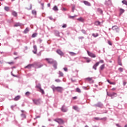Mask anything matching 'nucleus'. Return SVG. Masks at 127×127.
<instances>
[{"mask_svg": "<svg viewBox=\"0 0 127 127\" xmlns=\"http://www.w3.org/2000/svg\"><path fill=\"white\" fill-rule=\"evenodd\" d=\"M51 88L52 89L53 92L57 91V92H59V93H62L63 91V88L60 86L55 87V86L53 85L51 86Z\"/></svg>", "mask_w": 127, "mask_h": 127, "instance_id": "f257e3e1", "label": "nucleus"}, {"mask_svg": "<svg viewBox=\"0 0 127 127\" xmlns=\"http://www.w3.org/2000/svg\"><path fill=\"white\" fill-rule=\"evenodd\" d=\"M33 67L35 68V69H39L43 66V64H40V63H34L33 64Z\"/></svg>", "mask_w": 127, "mask_h": 127, "instance_id": "f03ea898", "label": "nucleus"}, {"mask_svg": "<svg viewBox=\"0 0 127 127\" xmlns=\"http://www.w3.org/2000/svg\"><path fill=\"white\" fill-rule=\"evenodd\" d=\"M54 121L59 124V125H63L64 124V121L62 119L57 118L55 119Z\"/></svg>", "mask_w": 127, "mask_h": 127, "instance_id": "7ed1b4c3", "label": "nucleus"}, {"mask_svg": "<svg viewBox=\"0 0 127 127\" xmlns=\"http://www.w3.org/2000/svg\"><path fill=\"white\" fill-rule=\"evenodd\" d=\"M112 29L114 31H116V32H120V28L117 25L112 26Z\"/></svg>", "mask_w": 127, "mask_h": 127, "instance_id": "20e7f679", "label": "nucleus"}, {"mask_svg": "<svg viewBox=\"0 0 127 127\" xmlns=\"http://www.w3.org/2000/svg\"><path fill=\"white\" fill-rule=\"evenodd\" d=\"M103 106L104 104L100 102H98L96 104L93 105V107H98V108H103Z\"/></svg>", "mask_w": 127, "mask_h": 127, "instance_id": "39448f33", "label": "nucleus"}, {"mask_svg": "<svg viewBox=\"0 0 127 127\" xmlns=\"http://www.w3.org/2000/svg\"><path fill=\"white\" fill-rule=\"evenodd\" d=\"M32 101L35 105H40V99H33Z\"/></svg>", "mask_w": 127, "mask_h": 127, "instance_id": "423d86ee", "label": "nucleus"}, {"mask_svg": "<svg viewBox=\"0 0 127 127\" xmlns=\"http://www.w3.org/2000/svg\"><path fill=\"white\" fill-rule=\"evenodd\" d=\"M46 60L48 62V63H49V64H53L55 62V61H54L53 59H46Z\"/></svg>", "mask_w": 127, "mask_h": 127, "instance_id": "0eeeda50", "label": "nucleus"}, {"mask_svg": "<svg viewBox=\"0 0 127 127\" xmlns=\"http://www.w3.org/2000/svg\"><path fill=\"white\" fill-rule=\"evenodd\" d=\"M87 54L90 57H92V58H96V55L93 54V53L90 52H89V51H87Z\"/></svg>", "mask_w": 127, "mask_h": 127, "instance_id": "6e6552de", "label": "nucleus"}, {"mask_svg": "<svg viewBox=\"0 0 127 127\" xmlns=\"http://www.w3.org/2000/svg\"><path fill=\"white\" fill-rule=\"evenodd\" d=\"M56 52L59 55H60V56H63L64 55V53H63L60 49L57 50Z\"/></svg>", "mask_w": 127, "mask_h": 127, "instance_id": "1a4fd4ad", "label": "nucleus"}, {"mask_svg": "<svg viewBox=\"0 0 127 127\" xmlns=\"http://www.w3.org/2000/svg\"><path fill=\"white\" fill-rule=\"evenodd\" d=\"M54 34L56 36H58V37H61L60 36V32L58 30H55L54 31Z\"/></svg>", "mask_w": 127, "mask_h": 127, "instance_id": "9d476101", "label": "nucleus"}, {"mask_svg": "<svg viewBox=\"0 0 127 127\" xmlns=\"http://www.w3.org/2000/svg\"><path fill=\"white\" fill-rule=\"evenodd\" d=\"M33 49H34V50L32 51V52L34 53V54H37V46H36V45H34Z\"/></svg>", "mask_w": 127, "mask_h": 127, "instance_id": "9b49d317", "label": "nucleus"}, {"mask_svg": "<svg viewBox=\"0 0 127 127\" xmlns=\"http://www.w3.org/2000/svg\"><path fill=\"white\" fill-rule=\"evenodd\" d=\"M117 96H118V94L116 92L111 93L109 94V97H111L112 99H113V97H117Z\"/></svg>", "mask_w": 127, "mask_h": 127, "instance_id": "f8f14e48", "label": "nucleus"}, {"mask_svg": "<svg viewBox=\"0 0 127 127\" xmlns=\"http://www.w3.org/2000/svg\"><path fill=\"white\" fill-rule=\"evenodd\" d=\"M61 111L62 112H64V113H66V112H67V111H68V110L67 109V108H65V105H63V106L61 108Z\"/></svg>", "mask_w": 127, "mask_h": 127, "instance_id": "ddd939ff", "label": "nucleus"}, {"mask_svg": "<svg viewBox=\"0 0 127 127\" xmlns=\"http://www.w3.org/2000/svg\"><path fill=\"white\" fill-rule=\"evenodd\" d=\"M105 5H111L112 4V0H108V1L106 0L105 2Z\"/></svg>", "mask_w": 127, "mask_h": 127, "instance_id": "4468645a", "label": "nucleus"}, {"mask_svg": "<svg viewBox=\"0 0 127 127\" xmlns=\"http://www.w3.org/2000/svg\"><path fill=\"white\" fill-rule=\"evenodd\" d=\"M83 3H84V4L85 5H87V6H91V3L90 2H89V1H86V0H83Z\"/></svg>", "mask_w": 127, "mask_h": 127, "instance_id": "2eb2a0df", "label": "nucleus"}, {"mask_svg": "<svg viewBox=\"0 0 127 127\" xmlns=\"http://www.w3.org/2000/svg\"><path fill=\"white\" fill-rule=\"evenodd\" d=\"M72 109L73 110H75V111H76V112H80V109H79V107L76 106H73Z\"/></svg>", "mask_w": 127, "mask_h": 127, "instance_id": "dca6fc26", "label": "nucleus"}, {"mask_svg": "<svg viewBox=\"0 0 127 127\" xmlns=\"http://www.w3.org/2000/svg\"><path fill=\"white\" fill-rule=\"evenodd\" d=\"M32 67H33V64H28L25 67V68H27V69H31Z\"/></svg>", "mask_w": 127, "mask_h": 127, "instance_id": "f3484780", "label": "nucleus"}, {"mask_svg": "<svg viewBox=\"0 0 127 127\" xmlns=\"http://www.w3.org/2000/svg\"><path fill=\"white\" fill-rule=\"evenodd\" d=\"M99 66V63H96L93 66V69L97 70V67Z\"/></svg>", "mask_w": 127, "mask_h": 127, "instance_id": "a211bd4d", "label": "nucleus"}, {"mask_svg": "<svg viewBox=\"0 0 127 127\" xmlns=\"http://www.w3.org/2000/svg\"><path fill=\"white\" fill-rule=\"evenodd\" d=\"M85 80H86L87 81H92V83H94V80H93V77H87L85 78Z\"/></svg>", "mask_w": 127, "mask_h": 127, "instance_id": "6ab92c4d", "label": "nucleus"}, {"mask_svg": "<svg viewBox=\"0 0 127 127\" xmlns=\"http://www.w3.org/2000/svg\"><path fill=\"white\" fill-rule=\"evenodd\" d=\"M20 99V96L17 95L14 98V101H18Z\"/></svg>", "mask_w": 127, "mask_h": 127, "instance_id": "aec40b11", "label": "nucleus"}, {"mask_svg": "<svg viewBox=\"0 0 127 127\" xmlns=\"http://www.w3.org/2000/svg\"><path fill=\"white\" fill-rule=\"evenodd\" d=\"M53 64H54V68H55V69H57V62L55 61Z\"/></svg>", "mask_w": 127, "mask_h": 127, "instance_id": "412c9836", "label": "nucleus"}, {"mask_svg": "<svg viewBox=\"0 0 127 127\" xmlns=\"http://www.w3.org/2000/svg\"><path fill=\"white\" fill-rule=\"evenodd\" d=\"M29 32V29L28 28V27H27L24 31H23V33H24L25 34H26V33H27L28 32Z\"/></svg>", "mask_w": 127, "mask_h": 127, "instance_id": "4be33fe9", "label": "nucleus"}, {"mask_svg": "<svg viewBox=\"0 0 127 127\" xmlns=\"http://www.w3.org/2000/svg\"><path fill=\"white\" fill-rule=\"evenodd\" d=\"M53 10H54V11H58L59 9L57 6H54V7L53 8Z\"/></svg>", "mask_w": 127, "mask_h": 127, "instance_id": "5701e85b", "label": "nucleus"}, {"mask_svg": "<svg viewBox=\"0 0 127 127\" xmlns=\"http://www.w3.org/2000/svg\"><path fill=\"white\" fill-rule=\"evenodd\" d=\"M120 14L122 15V14L124 13V12H125V9H123V8H120Z\"/></svg>", "mask_w": 127, "mask_h": 127, "instance_id": "b1692460", "label": "nucleus"}, {"mask_svg": "<svg viewBox=\"0 0 127 127\" xmlns=\"http://www.w3.org/2000/svg\"><path fill=\"white\" fill-rule=\"evenodd\" d=\"M59 77H63L64 76V74H63V72L61 71H59Z\"/></svg>", "mask_w": 127, "mask_h": 127, "instance_id": "393cba45", "label": "nucleus"}, {"mask_svg": "<svg viewBox=\"0 0 127 127\" xmlns=\"http://www.w3.org/2000/svg\"><path fill=\"white\" fill-rule=\"evenodd\" d=\"M68 53L71 55V56H75V55H76V53L73 52H68Z\"/></svg>", "mask_w": 127, "mask_h": 127, "instance_id": "a878e982", "label": "nucleus"}, {"mask_svg": "<svg viewBox=\"0 0 127 127\" xmlns=\"http://www.w3.org/2000/svg\"><path fill=\"white\" fill-rule=\"evenodd\" d=\"M21 25V24L20 23H17L15 24L14 25V27H17L18 26H20Z\"/></svg>", "mask_w": 127, "mask_h": 127, "instance_id": "bb28decb", "label": "nucleus"}, {"mask_svg": "<svg viewBox=\"0 0 127 127\" xmlns=\"http://www.w3.org/2000/svg\"><path fill=\"white\" fill-rule=\"evenodd\" d=\"M104 68H105V64L101 65L100 67V69L101 70H104Z\"/></svg>", "mask_w": 127, "mask_h": 127, "instance_id": "cd10ccee", "label": "nucleus"}, {"mask_svg": "<svg viewBox=\"0 0 127 127\" xmlns=\"http://www.w3.org/2000/svg\"><path fill=\"white\" fill-rule=\"evenodd\" d=\"M12 14L13 15V16H17V13L14 11L12 12Z\"/></svg>", "mask_w": 127, "mask_h": 127, "instance_id": "c85d7f7f", "label": "nucleus"}, {"mask_svg": "<svg viewBox=\"0 0 127 127\" xmlns=\"http://www.w3.org/2000/svg\"><path fill=\"white\" fill-rule=\"evenodd\" d=\"M122 3H123V4H125V5L127 6V0H123L122 1Z\"/></svg>", "mask_w": 127, "mask_h": 127, "instance_id": "c756f323", "label": "nucleus"}, {"mask_svg": "<svg viewBox=\"0 0 127 127\" xmlns=\"http://www.w3.org/2000/svg\"><path fill=\"white\" fill-rule=\"evenodd\" d=\"M77 20H79V21H81V22H83L84 21V19H83L82 17H80V18H78L77 19Z\"/></svg>", "mask_w": 127, "mask_h": 127, "instance_id": "7c9ffc66", "label": "nucleus"}, {"mask_svg": "<svg viewBox=\"0 0 127 127\" xmlns=\"http://www.w3.org/2000/svg\"><path fill=\"white\" fill-rule=\"evenodd\" d=\"M85 59H86L87 63H90V62H91V60L89 58H85Z\"/></svg>", "mask_w": 127, "mask_h": 127, "instance_id": "2f4dec72", "label": "nucleus"}, {"mask_svg": "<svg viewBox=\"0 0 127 127\" xmlns=\"http://www.w3.org/2000/svg\"><path fill=\"white\" fill-rule=\"evenodd\" d=\"M100 24H101V22L99 21H96L95 22V25H100Z\"/></svg>", "mask_w": 127, "mask_h": 127, "instance_id": "473e14b6", "label": "nucleus"}, {"mask_svg": "<svg viewBox=\"0 0 127 127\" xmlns=\"http://www.w3.org/2000/svg\"><path fill=\"white\" fill-rule=\"evenodd\" d=\"M97 11H98V12H99V13H101V14H103V10H102L101 9V8H98Z\"/></svg>", "mask_w": 127, "mask_h": 127, "instance_id": "72a5a7b5", "label": "nucleus"}, {"mask_svg": "<svg viewBox=\"0 0 127 127\" xmlns=\"http://www.w3.org/2000/svg\"><path fill=\"white\" fill-rule=\"evenodd\" d=\"M92 36H93V37H98V36H99V34H98V33H96V34L93 33L92 34Z\"/></svg>", "mask_w": 127, "mask_h": 127, "instance_id": "f704fd0d", "label": "nucleus"}, {"mask_svg": "<svg viewBox=\"0 0 127 127\" xmlns=\"http://www.w3.org/2000/svg\"><path fill=\"white\" fill-rule=\"evenodd\" d=\"M36 88H37L38 89H39V90L40 89H41V85H40V83L38 84V85L36 86Z\"/></svg>", "mask_w": 127, "mask_h": 127, "instance_id": "c9c22d12", "label": "nucleus"}, {"mask_svg": "<svg viewBox=\"0 0 127 127\" xmlns=\"http://www.w3.org/2000/svg\"><path fill=\"white\" fill-rule=\"evenodd\" d=\"M77 16V15H74V16H69V18H71L72 19H74L75 17Z\"/></svg>", "mask_w": 127, "mask_h": 127, "instance_id": "e433bc0d", "label": "nucleus"}, {"mask_svg": "<svg viewBox=\"0 0 127 127\" xmlns=\"http://www.w3.org/2000/svg\"><path fill=\"white\" fill-rule=\"evenodd\" d=\"M4 9L6 10V11H8V10H9V7L5 6Z\"/></svg>", "mask_w": 127, "mask_h": 127, "instance_id": "4c0bfd02", "label": "nucleus"}, {"mask_svg": "<svg viewBox=\"0 0 127 127\" xmlns=\"http://www.w3.org/2000/svg\"><path fill=\"white\" fill-rule=\"evenodd\" d=\"M39 3H40L42 6V9H44V3H41L40 2Z\"/></svg>", "mask_w": 127, "mask_h": 127, "instance_id": "58836bf2", "label": "nucleus"}, {"mask_svg": "<svg viewBox=\"0 0 127 127\" xmlns=\"http://www.w3.org/2000/svg\"><path fill=\"white\" fill-rule=\"evenodd\" d=\"M76 91L77 93H81V89H80L79 88H77L76 89Z\"/></svg>", "mask_w": 127, "mask_h": 127, "instance_id": "ea45409f", "label": "nucleus"}, {"mask_svg": "<svg viewBox=\"0 0 127 127\" xmlns=\"http://www.w3.org/2000/svg\"><path fill=\"white\" fill-rule=\"evenodd\" d=\"M40 93H41L43 94H45L44 90H43V89H42V88L40 89Z\"/></svg>", "mask_w": 127, "mask_h": 127, "instance_id": "a19ab883", "label": "nucleus"}, {"mask_svg": "<svg viewBox=\"0 0 127 127\" xmlns=\"http://www.w3.org/2000/svg\"><path fill=\"white\" fill-rule=\"evenodd\" d=\"M119 71H120V72H123L124 71V68H123V67H119L118 68Z\"/></svg>", "mask_w": 127, "mask_h": 127, "instance_id": "79ce46f5", "label": "nucleus"}, {"mask_svg": "<svg viewBox=\"0 0 127 127\" xmlns=\"http://www.w3.org/2000/svg\"><path fill=\"white\" fill-rule=\"evenodd\" d=\"M21 117H22V118H23V119H25V118H26L25 114H24L23 113L21 114Z\"/></svg>", "mask_w": 127, "mask_h": 127, "instance_id": "37998d69", "label": "nucleus"}, {"mask_svg": "<svg viewBox=\"0 0 127 127\" xmlns=\"http://www.w3.org/2000/svg\"><path fill=\"white\" fill-rule=\"evenodd\" d=\"M30 95V92L28 91L25 93V96H27V97H28Z\"/></svg>", "mask_w": 127, "mask_h": 127, "instance_id": "c03bdc74", "label": "nucleus"}, {"mask_svg": "<svg viewBox=\"0 0 127 127\" xmlns=\"http://www.w3.org/2000/svg\"><path fill=\"white\" fill-rule=\"evenodd\" d=\"M32 14H34V15H36V11L33 10L32 11Z\"/></svg>", "mask_w": 127, "mask_h": 127, "instance_id": "a18cd8bd", "label": "nucleus"}, {"mask_svg": "<svg viewBox=\"0 0 127 127\" xmlns=\"http://www.w3.org/2000/svg\"><path fill=\"white\" fill-rule=\"evenodd\" d=\"M37 36V33H33L32 35V37L33 38L36 37Z\"/></svg>", "mask_w": 127, "mask_h": 127, "instance_id": "49530a36", "label": "nucleus"}, {"mask_svg": "<svg viewBox=\"0 0 127 127\" xmlns=\"http://www.w3.org/2000/svg\"><path fill=\"white\" fill-rule=\"evenodd\" d=\"M41 52H42V51H40L38 54H37V56H41Z\"/></svg>", "mask_w": 127, "mask_h": 127, "instance_id": "de8ad7c7", "label": "nucleus"}, {"mask_svg": "<svg viewBox=\"0 0 127 127\" xmlns=\"http://www.w3.org/2000/svg\"><path fill=\"white\" fill-rule=\"evenodd\" d=\"M38 42L39 43H41L42 42V39H41V38H39L38 40Z\"/></svg>", "mask_w": 127, "mask_h": 127, "instance_id": "09e8293b", "label": "nucleus"}, {"mask_svg": "<svg viewBox=\"0 0 127 127\" xmlns=\"http://www.w3.org/2000/svg\"><path fill=\"white\" fill-rule=\"evenodd\" d=\"M15 107H16V105H11V110H13V108H15Z\"/></svg>", "mask_w": 127, "mask_h": 127, "instance_id": "8fccbe9b", "label": "nucleus"}, {"mask_svg": "<svg viewBox=\"0 0 127 127\" xmlns=\"http://www.w3.org/2000/svg\"><path fill=\"white\" fill-rule=\"evenodd\" d=\"M118 64H119V65H120V66H122L123 65L122 64V61H121V60H119Z\"/></svg>", "mask_w": 127, "mask_h": 127, "instance_id": "3c124183", "label": "nucleus"}, {"mask_svg": "<svg viewBox=\"0 0 127 127\" xmlns=\"http://www.w3.org/2000/svg\"><path fill=\"white\" fill-rule=\"evenodd\" d=\"M81 32H82V33H83V34H86V31L84 29L81 30Z\"/></svg>", "mask_w": 127, "mask_h": 127, "instance_id": "603ef678", "label": "nucleus"}, {"mask_svg": "<svg viewBox=\"0 0 127 127\" xmlns=\"http://www.w3.org/2000/svg\"><path fill=\"white\" fill-rule=\"evenodd\" d=\"M55 82H57V83H59V82H61V80H60V79H57L55 80Z\"/></svg>", "mask_w": 127, "mask_h": 127, "instance_id": "864d4df0", "label": "nucleus"}, {"mask_svg": "<svg viewBox=\"0 0 127 127\" xmlns=\"http://www.w3.org/2000/svg\"><path fill=\"white\" fill-rule=\"evenodd\" d=\"M101 120H103V121H107V117H104L103 118L100 119Z\"/></svg>", "mask_w": 127, "mask_h": 127, "instance_id": "5fc2aeb1", "label": "nucleus"}, {"mask_svg": "<svg viewBox=\"0 0 127 127\" xmlns=\"http://www.w3.org/2000/svg\"><path fill=\"white\" fill-rule=\"evenodd\" d=\"M74 10H75V5H73L72 7V11L74 12Z\"/></svg>", "mask_w": 127, "mask_h": 127, "instance_id": "6e6d98bb", "label": "nucleus"}, {"mask_svg": "<svg viewBox=\"0 0 127 127\" xmlns=\"http://www.w3.org/2000/svg\"><path fill=\"white\" fill-rule=\"evenodd\" d=\"M97 63H99V64H100V63H104V60H101L99 62H97Z\"/></svg>", "mask_w": 127, "mask_h": 127, "instance_id": "4d7b16f0", "label": "nucleus"}, {"mask_svg": "<svg viewBox=\"0 0 127 127\" xmlns=\"http://www.w3.org/2000/svg\"><path fill=\"white\" fill-rule=\"evenodd\" d=\"M63 28H65V27H67V25L66 24H64L62 26Z\"/></svg>", "mask_w": 127, "mask_h": 127, "instance_id": "13d9d810", "label": "nucleus"}, {"mask_svg": "<svg viewBox=\"0 0 127 127\" xmlns=\"http://www.w3.org/2000/svg\"><path fill=\"white\" fill-rule=\"evenodd\" d=\"M27 9H28L29 10H30V9H32V4H30V8H27Z\"/></svg>", "mask_w": 127, "mask_h": 127, "instance_id": "bf43d9fd", "label": "nucleus"}, {"mask_svg": "<svg viewBox=\"0 0 127 127\" xmlns=\"http://www.w3.org/2000/svg\"><path fill=\"white\" fill-rule=\"evenodd\" d=\"M108 43L109 45H113V44L112 43V42H111L110 41H108Z\"/></svg>", "mask_w": 127, "mask_h": 127, "instance_id": "052dcab7", "label": "nucleus"}, {"mask_svg": "<svg viewBox=\"0 0 127 127\" xmlns=\"http://www.w3.org/2000/svg\"><path fill=\"white\" fill-rule=\"evenodd\" d=\"M64 71H65V72H67V71H68V68H67V67H64Z\"/></svg>", "mask_w": 127, "mask_h": 127, "instance_id": "680f3d73", "label": "nucleus"}, {"mask_svg": "<svg viewBox=\"0 0 127 127\" xmlns=\"http://www.w3.org/2000/svg\"><path fill=\"white\" fill-rule=\"evenodd\" d=\"M49 19H50V20H54V19H53V18H52V16H50L49 17Z\"/></svg>", "mask_w": 127, "mask_h": 127, "instance_id": "e2e57ef3", "label": "nucleus"}, {"mask_svg": "<svg viewBox=\"0 0 127 127\" xmlns=\"http://www.w3.org/2000/svg\"><path fill=\"white\" fill-rule=\"evenodd\" d=\"M95 120H96V121H99V120H101V119L99 118L98 117H95Z\"/></svg>", "mask_w": 127, "mask_h": 127, "instance_id": "0e129e2a", "label": "nucleus"}, {"mask_svg": "<svg viewBox=\"0 0 127 127\" xmlns=\"http://www.w3.org/2000/svg\"><path fill=\"white\" fill-rule=\"evenodd\" d=\"M78 39H81V40H82V39H84V37H83V36L79 37L78 38Z\"/></svg>", "mask_w": 127, "mask_h": 127, "instance_id": "69168bd1", "label": "nucleus"}, {"mask_svg": "<svg viewBox=\"0 0 127 127\" xmlns=\"http://www.w3.org/2000/svg\"><path fill=\"white\" fill-rule=\"evenodd\" d=\"M110 84L111 85H116V82H111Z\"/></svg>", "mask_w": 127, "mask_h": 127, "instance_id": "338daca9", "label": "nucleus"}, {"mask_svg": "<svg viewBox=\"0 0 127 127\" xmlns=\"http://www.w3.org/2000/svg\"><path fill=\"white\" fill-rule=\"evenodd\" d=\"M9 67H5L4 68V70H9Z\"/></svg>", "mask_w": 127, "mask_h": 127, "instance_id": "774afa93", "label": "nucleus"}]
</instances>
